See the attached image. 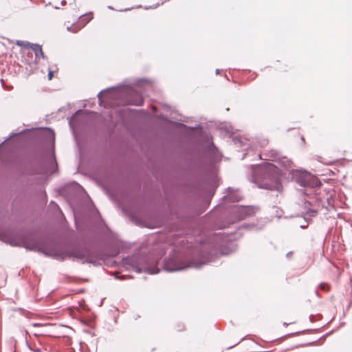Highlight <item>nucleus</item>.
I'll list each match as a JSON object with an SVG mask.
<instances>
[{"instance_id":"f257e3e1","label":"nucleus","mask_w":352,"mask_h":352,"mask_svg":"<svg viewBox=\"0 0 352 352\" xmlns=\"http://www.w3.org/2000/svg\"><path fill=\"white\" fill-rule=\"evenodd\" d=\"M221 233L201 242L194 250L192 254L173 253L164 261L163 269L173 272L192 267L199 269L202 265L214 261L219 255L228 254L236 249L234 242L224 239Z\"/></svg>"},{"instance_id":"f03ea898","label":"nucleus","mask_w":352,"mask_h":352,"mask_svg":"<svg viewBox=\"0 0 352 352\" xmlns=\"http://www.w3.org/2000/svg\"><path fill=\"white\" fill-rule=\"evenodd\" d=\"M0 240L12 246L23 247L28 250L37 252L44 255L63 261L72 258L74 261L81 263H90L95 266L100 265L104 260L103 255L98 251L87 246L75 247L71 250H60L47 248L41 241H36L25 237L9 236L4 231L0 230Z\"/></svg>"},{"instance_id":"7ed1b4c3","label":"nucleus","mask_w":352,"mask_h":352,"mask_svg":"<svg viewBox=\"0 0 352 352\" xmlns=\"http://www.w3.org/2000/svg\"><path fill=\"white\" fill-rule=\"evenodd\" d=\"M292 169H294L292 162L287 156L282 155L275 164L263 162L260 164H252L250 180L259 188L280 192L283 188L280 175L285 170L290 173Z\"/></svg>"},{"instance_id":"20e7f679","label":"nucleus","mask_w":352,"mask_h":352,"mask_svg":"<svg viewBox=\"0 0 352 352\" xmlns=\"http://www.w3.org/2000/svg\"><path fill=\"white\" fill-rule=\"evenodd\" d=\"M102 97L107 99H113L116 104H131L140 106L143 104V98L131 86L111 88L100 91L98 94L100 104L102 103Z\"/></svg>"},{"instance_id":"39448f33","label":"nucleus","mask_w":352,"mask_h":352,"mask_svg":"<svg viewBox=\"0 0 352 352\" xmlns=\"http://www.w3.org/2000/svg\"><path fill=\"white\" fill-rule=\"evenodd\" d=\"M290 175L292 179L302 187L314 188L321 185L315 175L304 169H292Z\"/></svg>"},{"instance_id":"423d86ee","label":"nucleus","mask_w":352,"mask_h":352,"mask_svg":"<svg viewBox=\"0 0 352 352\" xmlns=\"http://www.w3.org/2000/svg\"><path fill=\"white\" fill-rule=\"evenodd\" d=\"M124 265L131 267L136 272H145L150 274H156L160 269L146 266V258L140 254L132 255L123 258Z\"/></svg>"},{"instance_id":"0eeeda50","label":"nucleus","mask_w":352,"mask_h":352,"mask_svg":"<svg viewBox=\"0 0 352 352\" xmlns=\"http://www.w3.org/2000/svg\"><path fill=\"white\" fill-rule=\"evenodd\" d=\"M37 144L42 154H54L55 134L50 129L39 132L36 136Z\"/></svg>"},{"instance_id":"6e6552de","label":"nucleus","mask_w":352,"mask_h":352,"mask_svg":"<svg viewBox=\"0 0 352 352\" xmlns=\"http://www.w3.org/2000/svg\"><path fill=\"white\" fill-rule=\"evenodd\" d=\"M255 212L256 210L253 206H234L230 209V213L232 216V219L230 221L222 223L219 226V228L221 229L226 228L230 223H234L235 221H241L254 215Z\"/></svg>"},{"instance_id":"1a4fd4ad","label":"nucleus","mask_w":352,"mask_h":352,"mask_svg":"<svg viewBox=\"0 0 352 352\" xmlns=\"http://www.w3.org/2000/svg\"><path fill=\"white\" fill-rule=\"evenodd\" d=\"M101 155H79L78 168L82 170L98 173L102 167Z\"/></svg>"},{"instance_id":"9d476101","label":"nucleus","mask_w":352,"mask_h":352,"mask_svg":"<svg viewBox=\"0 0 352 352\" xmlns=\"http://www.w3.org/2000/svg\"><path fill=\"white\" fill-rule=\"evenodd\" d=\"M202 158L201 162L205 164L204 168L206 170L212 173H214L218 168V164L221 160L223 155H201Z\"/></svg>"},{"instance_id":"9b49d317","label":"nucleus","mask_w":352,"mask_h":352,"mask_svg":"<svg viewBox=\"0 0 352 352\" xmlns=\"http://www.w3.org/2000/svg\"><path fill=\"white\" fill-rule=\"evenodd\" d=\"M242 197L241 194L236 190H234L232 188L229 187L227 188V194L223 197V199L226 201L229 202H238Z\"/></svg>"},{"instance_id":"f8f14e48","label":"nucleus","mask_w":352,"mask_h":352,"mask_svg":"<svg viewBox=\"0 0 352 352\" xmlns=\"http://www.w3.org/2000/svg\"><path fill=\"white\" fill-rule=\"evenodd\" d=\"M47 157V158L42 159V160L47 161L50 164V167L47 168L46 170L51 172L52 173L55 172V169L57 168V162L56 160V155H44Z\"/></svg>"},{"instance_id":"ddd939ff","label":"nucleus","mask_w":352,"mask_h":352,"mask_svg":"<svg viewBox=\"0 0 352 352\" xmlns=\"http://www.w3.org/2000/svg\"><path fill=\"white\" fill-rule=\"evenodd\" d=\"M205 147L206 148L204 154H217L218 153L217 148L209 140H208Z\"/></svg>"},{"instance_id":"4468645a","label":"nucleus","mask_w":352,"mask_h":352,"mask_svg":"<svg viewBox=\"0 0 352 352\" xmlns=\"http://www.w3.org/2000/svg\"><path fill=\"white\" fill-rule=\"evenodd\" d=\"M31 49L35 53L36 60H38L41 57L44 58V54L42 51L41 46L40 45H38V44L31 45Z\"/></svg>"},{"instance_id":"2eb2a0df","label":"nucleus","mask_w":352,"mask_h":352,"mask_svg":"<svg viewBox=\"0 0 352 352\" xmlns=\"http://www.w3.org/2000/svg\"><path fill=\"white\" fill-rule=\"evenodd\" d=\"M232 141L236 146H245L246 144L249 145L248 144V142H249V140L246 138L234 137V138H233Z\"/></svg>"},{"instance_id":"dca6fc26","label":"nucleus","mask_w":352,"mask_h":352,"mask_svg":"<svg viewBox=\"0 0 352 352\" xmlns=\"http://www.w3.org/2000/svg\"><path fill=\"white\" fill-rule=\"evenodd\" d=\"M92 16L90 14H83L78 17V25H80L81 28L85 25L91 19Z\"/></svg>"},{"instance_id":"f3484780","label":"nucleus","mask_w":352,"mask_h":352,"mask_svg":"<svg viewBox=\"0 0 352 352\" xmlns=\"http://www.w3.org/2000/svg\"><path fill=\"white\" fill-rule=\"evenodd\" d=\"M16 44L18 46L23 47L25 48H31V45H33V43H30L28 41H16Z\"/></svg>"},{"instance_id":"a211bd4d","label":"nucleus","mask_w":352,"mask_h":352,"mask_svg":"<svg viewBox=\"0 0 352 352\" xmlns=\"http://www.w3.org/2000/svg\"><path fill=\"white\" fill-rule=\"evenodd\" d=\"M318 160L326 165H331L334 161V160L325 161L322 155H318Z\"/></svg>"},{"instance_id":"6ab92c4d","label":"nucleus","mask_w":352,"mask_h":352,"mask_svg":"<svg viewBox=\"0 0 352 352\" xmlns=\"http://www.w3.org/2000/svg\"><path fill=\"white\" fill-rule=\"evenodd\" d=\"M77 26L78 25L74 23L71 26H67V29L68 31H71L72 32H77L81 28V27L79 26L78 28H77Z\"/></svg>"},{"instance_id":"aec40b11","label":"nucleus","mask_w":352,"mask_h":352,"mask_svg":"<svg viewBox=\"0 0 352 352\" xmlns=\"http://www.w3.org/2000/svg\"><path fill=\"white\" fill-rule=\"evenodd\" d=\"M244 227L249 229L250 230H258L261 228H258L255 224H247V225H245Z\"/></svg>"},{"instance_id":"412c9836","label":"nucleus","mask_w":352,"mask_h":352,"mask_svg":"<svg viewBox=\"0 0 352 352\" xmlns=\"http://www.w3.org/2000/svg\"><path fill=\"white\" fill-rule=\"evenodd\" d=\"M317 212L318 211L315 209H309L306 212L305 216L309 215L310 217H315Z\"/></svg>"},{"instance_id":"4be33fe9","label":"nucleus","mask_w":352,"mask_h":352,"mask_svg":"<svg viewBox=\"0 0 352 352\" xmlns=\"http://www.w3.org/2000/svg\"><path fill=\"white\" fill-rule=\"evenodd\" d=\"M318 287L320 289L323 291H328L329 287V285L325 283H321Z\"/></svg>"},{"instance_id":"5701e85b","label":"nucleus","mask_w":352,"mask_h":352,"mask_svg":"<svg viewBox=\"0 0 352 352\" xmlns=\"http://www.w3.org/2000/svg\"><path fill=\"white\" fill-rule=\"evenodd\" d=\"M32 327H47L48 326V324H41V323H32L31 324Z\"/></svg>"},{"instance_id":"b1692460","label":"nucleus","mask_w":352,"mask_h":352,"mask_svg":"<svg viewBox=\"0 0 352 352\" xmlns=\"http://www.w3.org/2000/svg\"><path fill=\"white\" fill-rule=\"evenodd\" d=\"M42 335H43V333L41 332V331L34 333V336H36V337H38V336H42Z\"/></svg>"},{"instance_id":"393cba45","label":"nucleus","mask_w":352,"mask_h":352,"mask_svg":"<svg viewBox=\"0 0 352 352\" xmlns=\"http://www.w3.org/2000/svg\"><path fill=\"white\" fill-rule=\"evenodd\" d=\"M52 76H53V72L52 71H50L49 73H48V78H49V80H51L52 78Z\"/></svg>"},{"instance_id":"a878e982","label":"nucleus","mask_w":352,"mask_h":352,"mask_svg":"<svg viewBox=\"0 0 352 352\" xmlns=\"http://www.w3.org/2000/svg\"><path fill=\"white\" fill-rule=\"evenodd\" d=\"M315 316L314 315H310L309 316V320L311 322H314L316 319H315Z\"/></svg>"},{"instance_id":"bb28decb","label":"nucleus","mask_w":352,"mask_h":352,"mask_svg":"<svg viewBox=\"0 0 352 352\" xmlns=\"http://www.w3.org/2000/svg\"><path fill=\"white\" fill-rule=\"evenodd\" d=\"M26 345L29 349H30L31 351L33 350V348L31 346V345L29 344V342L28 341H26Z\"/></svg>"},{"instance_id":"cd10ccee","label":"nucleus","mask_w":352,"mask_h":352,"mask_svg":"<svg viewBox=\"0 0 352 352\" xmlns=\"http://www.w3.org/2000/svg\"><path fill=\"white\" fill-rule=\"evenodd\" d=\"M32 351H34V352H41V349H38V348L33 349Z\"/></svg>"},{"instance_id":"c85d7f7f","label":"nucleus","mask_w":352,"mask_h":352,"mask_svg":"<svg viewBox=\"0 0 352 352\" xmlns=\"http://www.w3.org/2000/svg\"><path fill=\"white\" fill-rule=\"evenodd\" d=\"M315 294H316V295L318 297H319V298L320 297V294H319V292H318L317 290H316V291H315Z\"/></svg>"},{"instance_id":"c756f323","label":"nucleus","mask_w":352,"mask_h":352,"mask_svg":"<svg viewBox=\"0 0 352 352\" xmlns=\"http://www.w3.org/2000/svg\"><path fill=\"white\" fill-rule=\"evenodd\" d=\"M292 254V252H290L287 253V257L290 256V255H291Z\"/></svg>"},{"instance_id":"7c9ffc66","label":"nucleus","mask_w":352,"mask_h":352,"mask_svg":"<svg viewBox=\"0 0 352 352\" xmlns=\"http://www.w3.org/2000/svg\"><path fill=\"white\" fill-rule=\"evenodd\" d=\"M306 227H307V226H304V225L300 226V228L302 229L305 228Z\"/></svg>"},{"instance_id":"2f4dec72","label":"nucleus","mask_w":352,"mask_h":352,"mask_svg":"<svg viewBox=\"0 0 352 352\" xmlns=\"http://www.w3.org/2000/svg\"><path fill=\"white\" fill-rule=\"evenodd\" d=\"M258 158H259L260 160H263V158H262V155H258Z\"/></svg>"},{"instance_id":"473e14b6","label":"nucleus","mask_w":352,"mask_h":352,"mask_svg":"<svg viewBox=\"0 0 352 352\" xmlns=\"http://www.w3.org/2000/svg\"><path fill=\"white\" fill-rule=\"evenodd\" d=\"M50 204H54L56 206H57V207H58V206H57L55 203H54V202H52H52H50Z\"/></svg>"},{"instance_id":"72a5a7b5","label":"nucleus","mask_w":352,"mask_h":352,"mask_svg":"<svg viewBox=\"0 0 352 352\" xmlns=\"http://www.w3.org/2000/svg\"><path fill=\"white\" fill-rule=\"evenodd\" d=\"M219 70L217 69L216 70V74H219Z\"/></svg>"},{"instance_id":"f704fd0d","label":"nucleus","mask_w":352,"mask_h":352,"mask_svg":"<svg viewBox=\"0 0 352 352\" xmlns=\"http://www.w3.org/2000/svg\"><path fill=\"white\" fill-rule=\"evenodd\" d=\"M25 334H26V335H27V334H29V333H28V331L27 330H25Z\"/></svg>"},{"instance_id":"c9c22d12","label":"nucleus","mask_w":352,"mask_h":352,"mask_svg":"<svg viewBox=\"0 0 352 352\" xmlns=\"http://www.w3.org/2000/svg\"><path fill=\"white\" fill-rule=\"evenodd\" d=\"M284 325H285V326H287V325H288V324H287V323H286V322H284Z\"/></svg>"}]
</instances>
